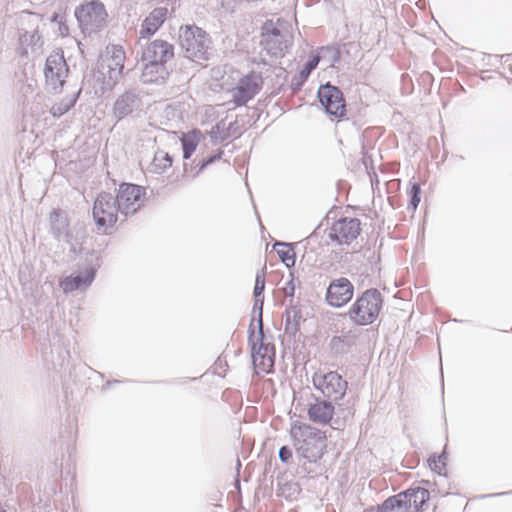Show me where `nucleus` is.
<instances>
[{"label": "nucleus", "instance_id": "f257e3e1", "mask_svg": "<svg viewBox=\"0 0 512 512\" xmlns=\"http://www.w3.org/2000/svg\"><path fill=\"white\" fill-rule=\"evenodd\" d=\"M290 435L298 456L309 463H316L322 458L327 446L324 432L308 424H294Z\"/></svg>", "mask_w": 512, "mask_h": 512}, {"label": "nucleus", "instance_id": "f03ea898", "mask_svg": "<svg viewBox=\"0 0 512 512\" xmlns=\"http://www.w3.org/2000/svg\"><path fill=\"white\" fill-rule=\"evenodd\" d=\"M287 21L278 18L268 20L262 27L261 45L273 57H283L292 44V34Z\"/></svg>", "mask_w": 512, "mask_h": 512}, {"label": "nucleus", "instance_id": "7ed1b4c3", "mask_svg": "<svg viewBox=\"0 0 512 512\" xmlns=\"http://www.w3.org/2000/svg\"><path fill=\"white\" fill-rule=\"evenodd\" d=\"M383 306L381 293L374 288L364 291L350 306L347 315L356 325L366 326L372 324Z\"/></svg>", "mask_w": 512, "mask_h": 512}, {"label": "nucleus", "instance_id": "20e7f679", "mask_svg": "<svg viewBox=\"0 0 512 512\" xmlns=\"http://www.w3.org/2000/svg\"><path fill=\"white\" fill-rule=\"evenodd\" d=\"M179 41L188 59L207 60L211 49V39L201 28L188 25L180 28Z\"/></svg>", "mask_w": 512, "mask_h": 512}, {"label": "nucleus", "instance_id": "39448f33", "mask_svg": "<svg viewBox=\"0 0 512 512\" xmlns=\"http://www.w3.org/2000/svg\"><path fill=\"white\" fill-rule=\"evenodd\" d=\"M74 14L79 28L85 35H91L102 29L108 17L104 4L99 0L87 1L77 6Z\"/></svg>", "mask_w": 512, "mask_h": 512}, {"label": "nucleus", "instance_id": "423d86ee", "mask_svg": "<svg viewBox=\"0 0 512 512\" xmlns=\"http://www.w3.org/2000/svg\"><path fill=\"white\" fill-rule=\"evenodd\" d=\"M254 319H252L249 329L248 343L251 348L254 365L262 371L269 372L274 366L275 348L271 343L264 341L263 329L255 332L251 329Z\"/></svg>", "mask_w": 512, "mask_h": 512}, {"label": "nucleus", "instance_id": "0eeeda50", "mask_svg": "<svg viewBox=\"0 0 512 512\" xmlns=\"http://www.w3.org/2000/svg\"><path fill=\"white\" fill-rule=\"evenodd\" d=\"M119 212L115 198L107 192L100 193L93 206V218L97 229L101 233H108L117 222V213Z\"/></svg>", "mask_w": 512, "mask_h": 512}, {"label": "nucleus", "instance_id": "6e6552de", "mask_svg": "<svg viewBox=\"0 0 512 512\" xmlns=\"http://www.w3.org/2000/svg\"><path fill=\"white\" fill-rule=\"evenodd\" d=\"M312 382L315 389L332 402L341 400L345 396L348 387L347 381L336 371L316 372L312 377Z\"/></svg>", "mask_w": 512, "mask_h": 512}, {"label": "nucleus", "instance_id": "1a4fd4ad", "mask_svg": "<svg viewBox=\"0 0 512 512\" xmlns=\"http://www.w3.org/2000/svg\"><path fill=\"white\" fill-rule=\"evenodd\" d=\"M126 55L122 46L113 45L107 50V56L99 63V72L107 76L106 85L113 87L122 77Z\"/></svg>", "mask_w": 512, "mask_h": 512}, {"label": "nucleus", "instance_id": "9d476101", "mask_svg": "<svg viewBox=\"0 0 512 512\" xmlns=\"http://www.w3.org/2000/svg\"><path fill=\"white\" fill-rule=\"evenodd\" d=\"M68 66L64 56L60 53H54L47 57L44 76L47 87L54 93L61 91L65 79L68 76Z\"/></svg>", "mask_w": 512, "mask_h": 512}, {"label": "nucleus", "instance_id": "9b49d317", "mask_svg": "<svg viewBox=\"0 0 512 512\" xmlns=\"http://www.w3.org/2000/svg\"><path fill=\"white\" fill-rule=\"evenodd\" d=\"M263 79L260 73L251 72L242 77L231 90L232 101L236 106L245 105L260 91Z\"/></svg>", "mask_w": 512, "mask_h": 512}, {"label": "nucleus", "instance_id": "f8f14e48", "mask_svg": "<svg viewBox=\"0 0 512 512\" xmlns=\"http://www.w3.org/2000/svg\"><path fill=\"white\" fill-rule=\"evenodd\" d=\"M361 232V222L357 218L344 217L334 222L329 230V238L337 244L352 243Z\"/></svg>", "mask_w": 512, "mask_h": 512}, {"label": "nucleus", "instance_id": "ddd939ff", "mask_svg": "<svg viewBox=\"0 0 512 512\" xmlns=\"http://www.w3.org/2000/svg\"><path fill=\"white\" fill-rule=\"evenodd\" d=\"M318 98L325 112L337 118L343 117L346 112L345 100L340 89L326 83L320 86Z\"/></svg>", "mask_w": 512, "mask_h": 512}, {"label": "nucleus", "instance_id": "4468645a", "mask_svg": "<svg viewBox=\"0 0 512 512\" xmlns=\"http://www.w3.org/2000/svg\"><path fill=\"white\" fill-rule=\"evenodd\" d=\"M141 186L122 183L115 198L119 212L125 216L134 214L141 206Z\"/></svg>", "mask_w": 512, "mask_h": 512}, {"label": "nucleus", "instance_id": "2eb2a0df", "mask_svg": "<svg viewBox=\"0 0 512 512\" xmlns=\"http://www.w3.org/2000/svg\"><path fill=\"white\" fill-rule=\"evenodd\" d=\"M354 295V285L348 278L340 277L330 282L325 299L327 303L335 308L346 305Z\"/></svg>", "mask_w": 512, "mask_h": 512}, {"label": "nucleus", "instance_id": "dca6fc26", "mask_svg": "<svg viewBox=\"0 0 512 512\" xmlns=\"http://www.w3.org/2000/svg\"><path fill=\"white\" fill-rule=\"evenodd\" d=\"M142 105L140 92L136 89H129L117 97L112 108V114L117 121H121L141 110Z\"/></svg>", "mask_w": 512, "mask_h": 512}, {"label": "nucleus", "instance_id": "f3484780", "mask_svg": "<svg viewBox=\"0 0 512 512\" xmlns=\"http://www.w3.org/2000/svg\"><path fill=\"white\" fill-rule=\"evenodd\" d=\"M174 57V47L169 42L156 39L150 42L142 51V62H157L167 65Z\"/></svg>", "mask_w": 512, "mask_h": 512}, {"label": "nucleus", "instance_id": "a211bd4d", "mask_svg": "<svg viewBox=\"0 0 512 512\" xmlns=\"http://www.w3.org/2000/svg\"><path fill=\"white\" fill-rule=\"evenodd\" d=\"M96 276V268L89 266L75 275L67 276L60 280L59 286L68 294L76 290L86 289L91 285Z\"/></svg>", "mask_w": 512, "mask_h": 512}, {"label": "nucleus", "instance_id": "6ab92c4d", "mask_svg": "<svg viewBox=\"0 0 512 512\" xmlns=\"http://www.w3.org/2000/svg\"><path fill=\"white\" fill-rule=\"evenodd\" d=\"M167 14L168 9L166 7H157L153 9L141 25L139 38L145 39L154 35L165 22Z\"/></svg>", "mask_w": 512, "mask_h": 512}, {"label": "nucleus", "instance_id": "aec40b11", "mask_svg": "<svg viewBox=\"0 0 512 512\" xmlns=\"http://www.w3.org/2000/svg\"><path fill=\"white\" fill-rule=\"evenodd\" d=\"M144 66L140 79L145 84H163L170 74V70L165 64L143 62Z\"/></svg>", "mask_w": 512, "mask_h": 512}, {"label": "nucleus", "instance_id": "412c9836", "mask_svg": "<svg viewBox=\"0 0 512 512\" xmlns=\"http://www.w3.org/2000/svg\"><path fill=\"white\" fill-rule=\"evenodd\" d=\"M334 406L332 401L317 398L308 408L309 419L318 424H327L333 417Z\"/></svg>", "mask_w": 512, "mask_h": 512}, {"label": "nucleus", "instance_id": "4be33fe9", "mask_svg": "<svg viewBox=\"0 0 512 512\" xmlns=\"http://www.w3.org/2000/svg\"><path fill=\"white\" fill-rule=\"evenodd\" d=\"M402 496L403 502H405L404 511L408 512L413 510V512H418L426 502L429 500V491L422 487L410 488L405 492L400 493Z\"/></svg>", "mask_w": 512, "mask_h": 512}, {"label": "nucleus", "instance_id": "5701e85b", "mask_svg": "<svg viewBox=\"0 0 512 512\" xmlns=\"http://www.w3.org/2000/svg\"><path fill=\"white\" fill-rule=\"evenodd\" d=\"M68 227V220L63 212L53 210L50 213V231L55 239L58 241L65 240L66 242H69L70 234Z\"/></svg>", "mask_w": 512, "mask_h": 512}, {"label": "nucleus", "instance_id": "b1692460", "mask_svg": "<svg viewBox=\"0 0 512 512\" xmlns=\"http://www.w3.org/2000/svg\"><path fill=\"white\" fill-rule=\"evenodd\" d=\"M360 334L357 330H350L341 336H334L330 342L332 350L335 353H347L351 347L357 345Z\"/></svg>", "mask_w": 512, "mask_h": 512}, {"label": "nucleus", "instance_id": "393cba45", "mask_svg": "<svg viewBox=\"0 0 512 512\" xmlns=\"http://www.w3.org/2000/svg\"><path fill=\"white\" fill-rule=\"evenodd\" d=\"M172 157L169 153L158 150L154 154V158L150 165V170L153 173L161 174L172 166Z\"/></svg>", "mask_w": 512, "mask_h": 512}, {"label": "nucleus", "instance_id": "a878e982", "mask_svg": "<svg viewBox=\"0 0 512 512\" xmlns=\"http://www.w3.org/2000/svg\"><path fill=\"white\" fill-rule=\"evenodd\" d=\"M19 40L26 54L28 53V47L31 48L32 52H35L41 48L43 43L37 30L32 32L25 31L20 35Z\"/></svg>", "mask_w": 512, "mask_h": 512}, {"label": "nucleus", "instance_id": "bb28decb", "mask_svg": "<svg viewBox=\"0 0 512 512\" xmlns=\"http://www.w3.org/2000/svg\"><path fill=\"white\" fill-rule=\"evenodd\" d=\"M79 93H80V90L73 95L64 97L58 103H55L50 109L51 114L54 117H60V116L64 115L65 113H67L72 107H74Z\"/></svg>", "mask_w": 512, "mask_h": 512}, {"label": "nucleus", "instance_id": "cd10ccee", "mask_svg": "<svg viewBox=\"0 0 512 512\" xmlns=\"http://www.w3.org/2000/svg\"><path fill=\"white\" fill-rule=\"evenodd\" d=\"M280 247L277 249V254L281 261L288 267H293L296 262L295 252L290 244H286L283 242H277L275 247Z\"/></svg>", "mask_w": 512, "mask_h": 512}, {"label": "nucleus", "instance_id": "c85d7f7f", "mask_svg": "<svg viewBox=\"0 0 512 512\" xmlns=\"http://www.w3.org/2000/svg\"><path fill=\"white\" fill-rule=\"evenodd\" d=\"M403 501L400 493L389 497L381 505H378V512H392L395 509L404 510L405 502Z\"/></svg>", "mask_w": 512, "mask_h": 512}, {"label": "nucleus", "instance_id": "c756f323", "mask_svg": "<svg viewBox=\"0 0 512 512\" xmlns=\"http://www.w3.org/2000/svg\"><path fill=\"white\" fill-rule=\"evenodd\" d=\"M210 137L215 142H223L229 139V133L226 134V123L224 120H221L212 127Z\"/></svg>", "mask_w": 512, "mask_h": 512}, {"label": "nucleus", "instance_id": "7c9ffc66", "mask_svg": "<svg viewBox=\"0 0 512 512\" xmlns=\"http://www.w3.org/2000/svg\"><path fill=\"white\" fill-rule=\"evenodd\" d=\"M181 142L183 148V158L189 159L196 150L197 141L193 136L185 135L182 137Z\"/></svg>", "mask_w": 512, "mask_h": 512}, {"label": "nucleus", "instance_id": "2f4dec72", "mask_svg": "<svg viewBox=\"0 0 512 512\" xmlns=\"http://www.w3.org/2000/svg\"><path fill=\"white\" fill-rule=\"evenodd\" d=\"M445 460V452L439 456L433 455L428 460L429 467L431 468V470L437 472L439 475H442L446 467Z\"/></svg>", "mask_w": 512, "mask_h": 512}, {"label": "nucleus", "instance_id": "473e14b6", "mask_svg": "<svg viewBox=\"0 0 512 512\" xmlns=\"http://www.w3.org/2000/svg\"><path fill=\"white\" fill-rule=\"evenodd\" d=\"M319 61L320 56L315 55L305 64V66L299 73L300 81L297 83V85H300L303 81H305L308 78L310 73L317 67Z\"/></svg>", "mask_w": 512, "mask_h": 512}, {"label": "nucleus", "instance_id": "72a5a7b5", "mask_svg": "<svg viewBox=\"0 0 512 512\" xmlns=\"http://www.w3.org/2000/svg\"><path fill=\"white\" fill-rule=\"evenodd\" d=\"M265 289V272L262 269L260 272L256 274L255 278V286H254V297H263V291Z\"/></svg>", "mask_w": 512, "mask_h": 512}, {"label": "nucleus", "instance_id": "f704fd0d", "mask_svg": "<svg viewBox=\"0 0 512 512\" xmlns=\"http://www.w3.org/2000/svg\"><path fill=\"white\" fill-rule=\"evenodd\" d=\"M420 192L421 188L418 183H413L409 192L410 195V203L409 205L412 206L413 210H416V208L419 205L420 202Z\"/></svg>", "mask_w": 512, "mask_h": 512}, {"label": "nucleus", "instance_id": "c9c22d12", "mask_svg": "<svg viewBox=\"0 0 512 512\" xmlns=\"http://www.w3.org/2000/svg\"><path fill=\"white\" fill-rule=\"evenodd\" d=\"M263 303H264V297H258L255 298V304H254V311L258 310V329H263V320H262V313H263Z\"/></svg>", "mask_w": 512, "mask_h": 512}, {"label": "nucleus", "instance_id": "e433bc0d", "mask_svg": "<svg viewBox=\"0 0 512 512\" xmlns=\"http://www.w3.org/2000/svg\"><path fill=\"white\" fill-rule=\"evenodd\" d=\"M227 133H229V138L237 137L241 134V128H240L237 120L226 125V134Z\"/></svg>", "mask_w": 512, "mask_h": 512}, {"label": "nucleus", "instance_id": "4c0bfd02", "mask_svg": "<svg viewBox=\"0 0 512 512\" xmlns=\"http://www.w3.org/2000/svg\"><path fill=\"white\" fill-rule=\"evenodd\" d=\"M292 458V451L288 446H282L279 449V459L283 463H288L289 460Z\"/></svg>", "mask_w": 512, "mask_h": 512}, {"label": "nucleus", "instance_id": "58836bf2", "mask_svg": "<svg viewBox=\"0 0 512 512\" xmlns=\"http://www.w3.org/2000/svg\"><path fill=\"white\" fill-rule=\"evenodd\" d=\"M283 292L287 297H292L294 295L295 284L293 278L286 282L285 286L283 287Z\"/></svg>", "mask_w": 512, "mask_h": 512}, {"label": "nucleus", "instance_id": "ea45409f", "mask_svg": "<svg viewBox=\"0 0 512 512\" xmlns=\"http://www.w3.org/2000/svg\"><path fill=\"white\" fill-rule=\"evenodd\" d=\"M222 154H223V152H222V151H219L217 154L212 155V156H210V157H208V158L204 159V160L202 161V164H201L200 169H203V168H205L206 166H208L209 164H211V163L215 162L217 159H220V158H221V156H222Z\"/></svg>", "mask_w": 512, "mask_h": 512}, {"label": "nucleus", "instance_id": "a19ab883", "mask_svg": "<svg viewBox=\"0 0 512 512\" xmlns=\"http://www.w3.org/2000/svg\"><path fill=\"white\" fill-rule=\"evenodd\" d=\"M296 330H297V325L291 322L290 315L288 313L287 317H286V322H285V331L286 332H294Z\"/></svg>", "mask_w": 512, "mask_h": 512}, {"label": "nucleus", "instance_id": "79ce46f5", "mask_svg": "<svg viewBox=\"0 0 512 512\" xmlns=\"http://www.w3.org/2000/svg\"><path fill=\"white\" fill-rule=\"evenodd\" d=\"M62 19H63V17L61 15H59L58 13H54L53 16L51 17V21L58 23V24H61Z\"/></svg>", "mask_w": 512, "mask_h": 512}, {"label": "nucleus", "instance_id": "37998d69", "mask_svg": "<svg viewBox=\"0 0 512 512\" xmlns=\"http://www.w3.org/2000/svg\"><path fill=\"white\" fill-rule=\"evenodd\" d=\"M59 30H60L61 35L68 34V27L63 22H61V24H59Z\"/></svg>", "mask_w": 512, "mask_h": 512}, {"label": "nucleus", "instance_id": "c03bdc74", "mask_svg": "<svg viewBox=\"0 0 512 512\" xmlns=\"http://www.w3.org/2000/svg\"><path fill=\"white\" fill-rule=\"evenodd\" d=\"M338 60H339V52H338V51H336V52H335V55H334V57H333V61H334V62H337Z\"/></svg>", "mask_w": 512, "mask_h": 512}, {"label": "nucleus", "instance_id": "a18cd8bd", "mask_svg": "<svg viewBox=\"0 0 512 512\" xmlns=\"http://www.w3.org/2000/svg\"><path fill=\"white\" fill-rule=\"evenodd\" d=\"M505 493H496V494H491L490 496H500V495H504Z\"/></svg>", "mask_w": 512, "mask_h": 512}, {"label": "nucleus", "instance_id": "49530a36", "mask_svg": "<svg viewBox=\"0 0 512 512\" xmlns=\"http://www.w3.org/2000/svg\"><path fill=\"white\" fill-rule=\"evenodd\" d=\"M0 512H5V510L3 508L0 507Z\"/></svg>", "mask_w": 512, "mask_h": 512}]
</instances>
